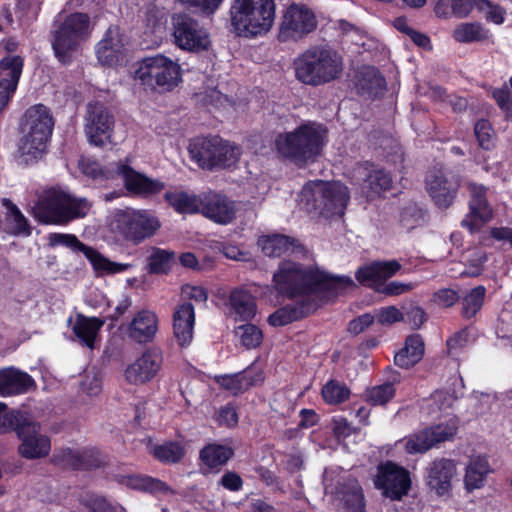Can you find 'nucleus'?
Returning <instances> with one entry per match:
<instances>
[{
	"label": "nucleus",
	"instance_id": "nucleus-47",
	"mask_svg": "<svg viewBox=\"0 0 512 512\" xmlns=\"http://www.w3.org/2000/svg\"><path fill=\"white\" fill-rule=\"evenodd\" d=\"M59 26L84 41L89 36L90 18L85 13L74 12L66 16Z\"/></svg>",
	"mask_w": 512,
	"mask_h": 512
},
{
	"label": "nucleus",
	"instance_id": "nucleus-8",
	"mask_svg": "<svg viewBox=\"0 0 512 512\" xmlns=\"http://www.w3.org/2000/svg\"><path fill=\"white\" fill-rule=\"evenodd\" d=\"M110 227L122 240L137 246L154 237L161 222L151 210L125 208L113 213Z\"/></svg>",
	"mask_w": 512,
	"mask_h": 512
},
{
	"label": "nucleus",
	"instance_id": "nucleus-21",
	"mask_svg": "<svg viewBox=\"0 0 512 512\" xmlns=\"http://www.w3.org/2000/svg\"><path fill=\"white\" fill-rule=\"evenodd\" d=\"M200 213L217 224L231 223L236 217L234 201L226 195L208 192L200 199Z\"/></svg>",
	"mask_w": 512,
	"mask_h": 512
},
{
	"label": "nucleus",
	"instance_id": "nucleus-51",
	"mask_svg": "<svg viewBox=\"0 0 512 512\" xmlns=\"http://www.w3.org/2000/svg\"><path fill=\"white\" fill-rule=\"evenodd\" d=\"M474 135L478 146L485 151H491L496 146V134L488 119H479L474 125Z\"/></svg>",
	"mask_w": 512,
	"mask_h": 512
},
{
	"label": "nucleus",
	"instance_id": "nucleus-45",
	"mask_svg": "<svg viewBox=\"0 0 512 512\" xmlns=\"http://www.w3.org/2000/svg\"><path fill=\"white\" fill-rule=\"evenodd\" d=\"M489 464L487 460L480 457L472 459L466 468L464 483L468 491L479 489L484 485L488 474Z\"/></svg>",
	"mask_w": 512,
	"mask_h": 512
},
{
	"label": "nucleus",
	"instance_id": "nucleus-15",
	"mask_svg": "<svg viewBox=\"0 0 512 512\" xmlns=\"http://www.w3.org/2000/svg\"><path fill=\"white\" fill-rule=\"evenodd\" d=\"M50 247L65 246L75 252H81L90 262L93 269L101 274H117L128 270L129 264L117 263L103 256L98 250L81 242L74 234L50 233L48 235Z\"/></svg>",
	"mask_w": 512,
	"mask_h": 512
},
{
	"label": "nucleus",
	"instance_id": "nucleus-13",
	"mask_svg": "<svg viewBox=\"0 0 512 512\" xmlns=\"http://www.w3.org/2000/svg\"><path fill=\"white\" fill-rule=\"evenodd\" d=\"M173 37L177 47L189 52H202L209 49V33L200 21L186 13L172 17Z\"/></svg>",
	"mask_w": 512,
	"mask_h": 512
},
{
	"label": "nucleus",
	"instance_id": "nucleus-24",
	"mask_svg": "<svg viewBox=\"0 0 512 512\" xmlns=\"http://www.w3.org/2000/svg\"><path fill=\"white\" fill-rule=\"evenodd\" d=\"M454 433L453 429L443 425L425 428L406 440L405 450L409 454L425 453L433 446L451 439Z\"/></svg>",
	"mask_w": 512,
	"mask_h": 512
},
{
	"label": "nucleus",
	"instance_id": "nucleus-22",
	"mask_svg": "<svg viewBox=\"0 0 512 512\" xmlns=\"http://www.w3.org/2000/svg\"><path fill=\"white\" fill-rule=\"evenodd\" d=\"M400 269L401 264L397 260L373 261L360 266L355 272V279L360 285L377 292L383 281L394 276Z\"/></svg>",
	"mask_w": 512,
	"mask_h": 512
},
{
	"label": "nucleus",
	"instance_id": "nucleus-53",
	"mask_svg": "<svg viewBox=\"0 0 512 512\" xmlns=\"http://www.w3.org/2000/svg\"><path fill=\"white\" fill-rule=\"evenodd\" d=\"M40 424L28 419L27 417L17 413H14V420L12 421L11 431H15L21 443H25V440H29L40 432Z\"/></svg>",
	"mask_w": 512,
	"mask_h": 512
},
{
	"label": "nucleus",
	"instance_id": "nucleus-62",
	"mask_svg": "<svg viewBox=\"0 0 512 512\" xmlns=\"http://www.w3.org/2000/svg\"><path fill=\"white\" fill-rule=\"evenodd\" d=\"M420 218L421 210L415 204H410L401 209L399 220L404 228L412 229L416 227Z\"/></svg>",
	"mask_w": 512,
	"mask_h": 512
},
{
	"label": "nucleus",
	"instance_id": "nucleus-27",
	"mask_svg": "<svg viewBox=\"0 0 512 512\" xmlns=\"http://www.w3.org/2000/svg\"><path fill=\"white\" fill-rule=\"evenodd\" d=\"M158 317L150 310H141L135 314L127 326V336L138 344H147L154 340L158 331Z\"/></svg>",
	"mask_w": 512,
	"mask_h": 512
},
{
	"label": "nucleus",
	"instance_id": "nucleus-43",
	"mask_svg": "<svg viewBox=\"0 0 512 512\" xmlns=\"http://www.w3.org/2000/svg\"><path fill=\"white\" fill-rule=\"evenodd\" d=\"M51 440L47 435L38 434L18 447L19 454L25 459H40L49 455Z\"/></svg>",
	"mask_w": 512,
	"mask_h": 512
},
{
	"label": "nucleus",
	"instance_id": "nucleus-17",
	"mask_svg": "<svg viewBox=\"0 0 512 512\" xmlns=\"http://www.w3.org/2000/svg\"><path fill=\"white\" fill-rule=\"evenodd\" d=\"M425 185L434 204L440 209H447L458 195L461 179L443 168L433 167L426 174Z\"/></svg>",
	"mask_w": 512,
	"mask_h": 512
},
{
	"label": "nucleus",
	"instance_id": "nucleus-32",
	"mask_svg": "<svg viewBox=\"0 0 512 512\" xmlns=\"http://www.w3.org/2000/svg\"><path fill=\"white\" fill-rule=\"evenodd\" d=\"M469 215L481 224L488 223L494 216V211L487 198L488 188L483 184L470 183Z\"/></svg>",
	"mask_w": 512,
	"mask_h": 512
},
{
	"label": "nucleus",
	"instance_id": "nucleus-26",
	"mask_svg": "<svg viewBox=\"0 0 512 512\" xmlns=\"http://www.w3.org/2000/svg\"><path fill=\"white\" fill-rule=\"evenodd\" d=\"M318 308L316 300L312 298H303L294 304H287L278 308L268 317L269 325L273 327H282L301 320L314 313Z\"/></svg>",
	"mask_w": 512,
	"mask_h": 512
},
{
	"label": "nucleus",
	"instance_id": "nucleus-12",
	"mask_svg": "<svg viewBox=\"0 0 512 512\" xmlns=\"http://www.w3.org/2000/svg\"><path fill=\"white\" fill-rule=\"evenodd\" d=\"M373 484L382 495L392 501H401L411 490L410 472L392 460L380 462L376 467Z\"/></svg>",
	"mask_w": 512,
	"mask_h": 512
},
{
	"label": "nucleus",
	"instance_id": "nucleus-56",
	"mask_svg": "<svg viewBox=\"0 0 512 512\" xmlns=\"http://www.w3.org/2000/svg\"><path fill=\"white\" fill-rule=\"evenodd\" d=\"M50 461L53 465L61 467V468H71L73 470H78L79 468V452L73 450L72 448H63L61 450H56Z\"/></svg>",
	"mask_w": 512,
	"mask_h": 512
},
{
	"label": "nucleus",
	"instance_id": "nucleus-63",
	"mask_svg": "<svg viewBox=\"0 0 512 512\" xmlns=\"http://www.w3.org/2000/svg\"><path fill=\"white\" fill-rule=\"evenodd\" d=\"M375 322V317L371 313H364L349 321L347 331L352 335H359L372 326Z\"/></svg>",
	"mask_w": 512,
	"mask_h": 512
},
{
	"label": "nucleus",
	"instance_id": "nucleus-37",
	"mask_svg": "<svg viewBox=\"0 0 512 512\" xmlns=\"http://www.w3.org/2000/svg\"><path fill=\"white\" fill-rule=\"evenodd\" d=\"M103 325L104 321L98 317L78 314L72 330L82 345L94 349L96 337Z\"/></svg>",
	"mask_w": 512,
	"mask_h": 512
},
{
	"label": "nucleus",
	"instance_id": "nucleus-60",
	"mask_svg": "<svg viewBox=\"0 0 512 512\" xmlns=\"http://www.w3.org/2000/svg\"><path fill=\"white\" fill-rule=\"evenodd\" d=\"M79 457L80 461L78 463V470H93L105 465V459L98 451L95 450H85L82 453L79 452Z\"/></svg>",
	"mask_w": 512,
	"mask_h": 512
},
{
	"label": "nucleus",
	"instance_id": "nucleus-16",
	"mask_svg": "<svg viewBox=\"0 0 512 512\" xmlns=\"http://www.w3.org/2000/svg\"><path fill=\"white\" fill-rule=\"evenodd\" d=\"M353 184L359 187L367 201H373L392 188L393 179L390 172L366 161L354 169Z\"/></svg>",
	"mask_w": 512,
	"mask_h": 512
},
{
	"label": "nucleus",
	"instance_id": "nucleus-54",
	"mask_svg": "<svg viewBox=\"0 0 512 512\" xmlns=\"http://www.w3.org/2000/svg\"><path fill=\"white\" fill-rule=\"evenodd\" d=\"M235 333L240 338V343L246 349H254L261 345L263 332L255 324L246 323L236 328Z\"/></svg>",
	"mask_w": 512,
	"mask_h": 512
},
{
	"label": "nucleus",
	"instance_id": "nucleus-57",
	"mask_svg": "<svg viewBox=\"0 0 512 512\" xmlns=\"http://www.w3.org/2000/svg\"><path fill=\"white\" fill-rule=\"evenodd\" d=\"M243 377L241 372L234 374L216 375L214 381L223 389L232 392L234 395L244 393Z\"/></svg>",
	"mask_w": 512,
	"mask_h": 512
},
{
	"label": "nucleus",
	"instance_id": "nucleus-18",
	"mask_svg": "<svg viewBox=\"0 0 512 512\" xmlns=\"http://www.w3.org/2000/svg\"><path fill=\"white\" fill-rule=\"evenodd\" d=\"M115 174L122 179L125 189L134 196L151 198L165 189V183L136 171L126 162L115 163Z\"/></svg>",
	"mask_w": 512,
	"mask_h": 512
},
{
	"label": "nucleus",
	"instance_id": "nucleus-10",
	"mask_svg": "<svg viewBox=\"0 0 512 512\" xmlns=\"http://www.w3.org/2000/svg\"><path fill=\"white\" fill-rule=\"evenodd\" d=\"M135 78L152 89L171 91L181 80L180 66L162 54L148 56L139 62Z\"/></svg>",
	"mask_w": 512,
	"mask_h": 512
},
{
	"label": "nucleus",
	"instance_id": "nucleus-1",
	"mask_svg": "<svg viewBox=\"0 0 512 512\" xmlns=\"http://www.w3.org/2000/svg\"><path fill=\"white\" fill-rule=\"evenodd\" d=\"M276 291L289 299L296 297L321 299L337 297L339 291L356 287L347 275H332L317 266L284 260L273 275Z\"/></svg>",
	"mask_w": 512,
	"mask_h": 512
},
{
	"label": "nucleus",
	"instance_id": "nucleus-38",
	"mask_svg": "<svg viewBox=\"0 0 512 512\" xmlns=\"http://www.w3.org/2000/svg\"><path fill=\"white\" fill-rule=\"evenodd\" d=\"M340 495L345 512H367L364 492L356 479L344 483Z\"/></svg>",
	"mask_w": 512,
	"mask_h": 512
},
{
	"label": "nucleus",
	"instance_id": "nucleus-52",
	"mask_svg": "<svg viewBox=\"0 0 512 512\" xmlns=\"http://www.w3.org/2000/svg\"><path fill=\"white\" fill-rule=\"evenodd\" d=\"M78 167L82 174L94 181L113 178V173L108 168L103 167L99 161L91 157H81L78 161Z\"/></svg>",
	"mask_w": 512,
	"mask_h": 512
},
{
	"label": "nucleus",
	"instance_id": "nucleus-48",
	"mask_svg": "<svg viewBox=\"0 0 512 512\" xmlns=\"http://www.w3.org/2000/svg\"><path fill=\"white\" fill-rule=\"evenodd\" d=\"M486 297V288L478 285L472 288L462 299L461 315L465 319H472L482 309Z\"/></svg>",
	"mask_w": 512,
	"mask_h": 512
},
{
	"label": "nucleus",
	"instance_id": "nucleus-25",
	"mask_svg": "<svg viewBox=\"0 0 512 512\" xmlns=\"http://www.w3.org/2000/svg\"><path fill=\"white\" fill-rule=\"evenodd\" d=\"M173 335L181 348L190 346L194 336L195 308L191 302L178 304L173 312Z\"/></svg>",
	"mask_w": 512,
	"mask_h": 512
},
{
	"label": "nucleus",
	"instance_id": "nucleus-14",
	"mask_svg": "<svg viewBox=\"0 0 512 512\" xmlns=\"http://www.w3.org/2000/svg\"><path fill=\"white\" fill-rule=\"evenodd\" d=\"M115 125L112 112L99 101H91L86 106L84 133L89 144L104 147L111 142Z\"/></svg>",
	"mask_w": 512,
	"mask_h": 512
},
{
	"label": "nucleus",
	"instance_id": "nucleus-49",
	"mask_svg": "<svg viewBox=\"0 0 512 512\" xmlns=\"http://www.w3.org/2000/svg\"><path fill=\"white\" fill-rule=\"evenodd\" d=\"M152 455L161 463H178L185 456V449L177 441H167L154 446Z\"/></svg>",
	"mask_w": 512,
	"mask_h": 512
},
{
	"label": "nucleus",
	"instance_id": "nucleus-11",
	"mask_svg": "<svg viewBox=\"0 0 512 512\" xmlns=\"http://www.w3.org/2000/svg\"><path fill=\"white\" fill-rule=\"evenodd\" d=\"M315 13L305 4L291 3L282 15L277 39L281 43L298 42L317 28Z\"/></svg>",
	"mask_w": 512,
	"mask_h": 512
},
{
	"label": "nucleus",
	"instance_id": "nucleus-55",
	"mask_svg": "<svg viewBox=\"0 0 512 512\" xmlns=\"http://www.w3.org/2000/svg\"><path fill=\"white\" fill-rule=\"evenodd\" d=\"M474 7L484 13V17L488 22L500 25L505 21V9L499 4H495L490 0H475Z\"/></svg>",
	"mask_w": 512,
	"mask_h": 512
},
{
	"label": "nucleus",
	"instance_id": "nucleus-59",
	"mask_svg": "<svg viewBox=\"0 0 512 512\" xmlns=\"http://www.w3.org/2000/svg\"><path fill=\"white\" fill-rule=\"evenodd\" d=\"M112 39L101 40L96 47V55L98 60L105 65H113L118 59V52L112 47Z\"/></svg>",
	"mask_w": 512,
	"mask_h": 512
},
{
	"label": "nucleus",
	"instance_id": "nucleus-9",
	"mask_svg": "<svg viewBox=\"0 0 512 512\" xmlns=\"http://www.w3.org/2000/svg\"><path fill=\"white\" fill-rule=\"evenodd\" d=\"M305 196L312 208L326 218L342 216L350 200L347 187L340 182H324L317 180L306 184L303 188Z\"/></svg>",
	"mask_w": 512,
	"mask_h": 512
},
{
	"label": "nucleus",
	"instance_id": "nucleus-4",
	"mask_svg": "<svg viewBox=\"0 0 512 512\" xmlns=\"http://www.w3.org/2000/svg\"><path fill=\"white\" fill-rule=\"evenodd\" d=\"M296 79L312 87L338 79L343 70L342 58L328 45L310 46L293 61Z\"/></svg>",
	"mask_w": 512,
	"mask_h": 512
},
{
	"label": "nucleus",
	"instance_id": "nucleus-64",
	"mask_svg": "<svg viewBox=\"0 0 512 512\" xmlns=\"http://www.w3.org/2000/svg\"><path fill=\"white\" fill-rule=\"evenodd\" d=\"M87 506L91 512H125L122 506H113L106 498L101 496L90 498Z\"/></svg>",
	"mask_w": 512,
	"mask_h": 512
},
{
	"label": "nucleus",
	"instance_id": "nucleus-41",
	"mask_svg": "<svg viewBox=\"0 0 512 512\" xmlns=\"http://www.w3.org/2000/svg\"><path fill=\"white\" fill-rule=\"evenodd\" d=\"M475 0H437L434 12L438 18H466L474 7Z\"/></svg>",
	"mask_w": 512,
	"mask_h": 512
},
{
	"label": "nucleus",
	"instance_id": "nucleus-5",
	"mask_svg": "<svg viewBox=\"0 0 512 512\" xmlns=\"http://www.w3.org/2000/svg\"><path fill=\"white\" fill-rule=\"evenodd\" d=\"M90 204L86 198L76 197L60 187L45 189L35 202L34 218L45 225H67L87 215Z\"/></svg>",
	"mask_w": 512,
	"mask_h": 512
},
{
	"label": "nucleus",
	"instance_id": "nucleus-20",
	"mask_svg": "<svg viewBox=\"0 0 512 512\" xmlns=\"http://www.w3.org/2000/svg\"><path fill=\"white\" fill-rule=\"evenodd\" d=\"M24 58L6 55L0 59V115L12 102L23 73Z\"/></svg>",
	"mask_w": 512,
	"mask_h": 512
},
{
	"label": "nucleus",
	"instance_id": "nucleus-7",
	"mask_svg": "<svg viewBox=\"0 0 512 512\" xmlns=\"http://www.w3.org/2000/svg\"><path fill=\"white\" fill-rule=\"evenodd\" d=\"M274 0H234L230 7L231 24L243 37L267 33L275 20Z\"/></svg>",
	"mask_w": 512,
	"mask_h": 512
},
{
	"label": "nucleus",
	"instance_id": "nucleus-39",
	"mask_svg": "<svg viewBox=\"0 0 512 512\" xmlns=\"http://www.w3.org/2000/svg\"><path fill=\"white\" fill-rule=\"evenodd\" d=\"M2 205L7 209L6 222L9 227V233L14 236H30L32 228L17 205L8 198L2 199Z\"/></svg>",
	"mask_w": 512,
	"mask_h": 512
},
{
	"label": "nucleus",
	"instance_id": "nucleus-35",
	"mask_svg": "<svg viewBox=\"0 0 512 512\" xmlns=\"http://www.w3.org/2000/svg\"><path fill=\"white\" fill-rule=\"evenodd\" d=\"M234 454L231 446L209 443L200 450L199 459L210 471L219 472L234 457Z\"/></svg>",
	"mask_w": 512,
	"mask_h": 512
},
{
	"label": "nucleus",
	"instance_id": "nucleus-33",
	"mask_svg": "<svg viewBox=\"0 0 512 512\" xmlns=\"http://www.w3.org/2000/svg\"><path fill=\"white\" fill-rule=\"evenodd\" d=\"M425 352V344L420 334L408 335L404 346L394 355V364L402 369H410L419 363Z\"/></svg>",
	"mask_w": 512,
	"mask_h": 512
},
{
	"label": "nucleus",
	"instance_id": "nucleus-61",
	"mask_svg": "<svg viewBox=\"0 0 512 512\" xmlns=\"http://www.w3.org/2000/svg\"><path fill=\"white\" fill-rule=\"evenodd\" d=\"M356 433V429L348 422L345 417H333L332 434L334 438L340 442Z\"/></svg>",
	"mask_w": 512,
	"mask_h": 512
},
{
	"label": "nucleus",
	"instance_id": "nucleus-31",
	"mask_svg": "<svg viewBox=\"0 0 512 512\" xmlns=\"http://www.w3.org/2000/svg\"><path fill=\"white\" fill-rule=\"evenodd\" d=\"M112 480L129 489L156 494H168L171 488L162 480L142 474H113Z\"/></svg>",
	"mask_w": 512,
	"mask_h": 512
},
{
	"label": "nucleus",
	"instance_id": "nucleus-6",
	"mask_svg": "<svg viewBox=\"0 0 512 512\" xmlns=\"http://www.w3.org/2000/svg\"><path fill=\"white\" fill-rule=\"evenodd\" d=\"M189 156L200 169L217 172L236 166L242 155L241 148L219 135L195 137L188 146Z\"/></svg>",
	"mask_w": 512,
	"mask_h": 512
},
{
	"label": "nucleus",
	"instance_id": "nucleus-29",
	"mask_svg": "<svg viewBox=\"0 0 512 512\" xmlns=\"http://www.w3.org/2000/svg\"><path fill=\"white\" fill-rule=\"evenodd\" d=\"M258 245L268 257H281L286 254L302 253L305 248L298 239L280 233L262 235L258 239Z\"/></svg>",
	"mask_w": 512,
	"mask_h": 512
},
{
	"label": "nucleus",
	"instance_id": "nucleus-23",
	"mask_svg": "<svg viewBox=\"0 0 512 512\" xmlns=\"http://www.w3.org/2000/svg\"><path fill=\"white\" fill-rule=\"evenodd\" d=\"M455 473L456 466L452 460L445 458L434 460L426 469V484L438 496L449 495Z\"/></svg>",
	"mask_w": 512,
	"mask_h": 512
},
{
	"label": "nucleus",
	"instance_id": "nucleus-50",
	"mask_svg": "<svg viewBox=\"0 0 512 512\" xmlns=\"http://www.w3.org/2000/svg\"><path fill=\"white\" fill-rule=\"evenodd\" d=\"M399 377L400 374L395 372L393 381L372 387L367 394L368 401L374 406H384L390 402L396 394L394 382H399Z\"/></svg>",
	"mask_w": 512,
	"mask_h": 512
},
{
	"label": "nucleus",
	"instance_id": "nucleus-3",
	"mask_svg": "<svg viewBox=\"0 0 512 512\" xmlns=\"http://www.w3.org/2000/svg\"><path fill=\"white\" fill-rule=\"evenodd\" d=\"M55 125L52 110L37 103L29 106L19 120L17 153L19 161L25 165L38 162L47 150Z\"/></svg>",
	"mask_w": 512,
	"mask_h": 512
},
{
	"label": "nucleus",
	"instance_id": "nucleus-28",
	"mask_svg": "<svg viewBox=\"0 0 512 512\" xmlns=\"http://www.w3.org/2000/svg\"><path fill=\"white\" fill-rule=\"evenodd\" d=\"M355 86L360 96L376 99L387 88L385 77L374 66H362L355 75Z\"/></svg>",
	"mask_w": 512,
	"mask_h": 512
},
{
	"label": "nucleus",
	"instance_id": "nucleus-44",
	"mask_svg": "<svg viewBox=\"0 0 512 512\" xmlns=\"http://www.w3.org/2000/svg\"><path fill=\"white\" fill-rule=\"evenodd\" d=\"M459 43L483 42L489 37V30L480 22H466L456 26L452 34Z\"/></svg>",
	"mask_w": 512,
	"mask_h": 512
},
{
	"label": "nucleus",
	"instance_id": "nucleus-46",
	"mask_svg": "<svg viewBox=\"0 0 512 512\" xmlns=\"http://www.w3.org/2000/svg\"><path fill=\"white\" fill-rule=\"evenodd\" d=\"M350 388L336 379L328 380L321 389L323 401L328 405H339L349 399Z\"/></svg>",
	"mask_w": 512,
	"mask_h": 512
},
{
	"label": "nucleus",
	"instance_id": "nucleus-34",
	"mask_svg": "<svg viewBox=\"0 0 512 512\" xmlns=\"http://www.w3.org/2000/svg\"><path fill=\"white\" fill-rule=\"evenodd\" d=\"M82 40L78 39L62 27L58 26L52 32V48L55 57L64 65H69L73 60V54L76 52Z\"/></svg>",
	"mask_w": 512,
	"mask_h": 512
},
{
	"label": "nucleus",
	"instance_id": "nucleus-58",
	"mask_svg": "<svg viewBox=\"0 0 512 512\" xmlns=\"http://www.w3.org/2000/svg\"><path fill=\"white\" fill-rule=\"evenodd\" d=\"M373 317L375 322L383 326H390L404 320V314L396 306L381 307L375 311Z\"/></svg>",
	"mask_w": 512,
	"mask_h": 512
},
{
	"label": "nucleus",
	"instance_id": "nucleus-42",
	"mask_svg": "<svg viewBox=\"0 0 512 512\" xmlns=\"http://www.w3.org/2000/svg\"><path fill=\"white\" fill-rule=\"evenodd\" d=\"M164 199L179 214L200 213L201 204L196 195L185 191H166Z\"/></svg>",
	"mask_w": 512,
	"mask_h": 512
},
{
	"label": "nucleus",
	"instance_id": "nucleus-40",
	"mask_svg": "<svg viewBox=\"0 0 512 512\" xmlns=\"http://www.w3.org/2000/svg\"><path fill=\"white\" fill-rule=\"evenodd\" d=\"M176 259V253L171 250L152 247L147 257V271L152 275H168Z\"/></svg>",
	"mask_w": 512,
	"mask_h": 512
},
{
	"label": "nucleus",
	"instance_id": "nucleus-30",
	"mask_svg": "<svg viewBox=\"0 0 512 512\" xmlns=\"http://www.w3.org/2000/svg\"><path fill=\"white\" fill-rule=\"evenodd\" d=\"M37 387L27 372L14 367L0 370V396L8 397L27 393Z\"/></svg>",
	"mask_w": 512,
	"mask_h": 512
},
{
	"label": "nucleus",
	"instance_id": "nucleus-2",
	"mask_svg": "<svg viewBox=\"0 0 512 512\" xmlns=\"http://www.w3.org/2000/svg\"><path fill=\"white\" fill-rule=\"evenodd\" d=\"M327 128L317 122L301 123L293 131L282 132L274 139L278 155L298 167L317 161L327 140Z\"/></svg>",
	"mask_w": 512,
	"mask_h": 512
},
{
	"label": "nucleus",
	"instance_id": "nucleus-19",
	"mask_svg": "<svg viewBox=\"0 0 512 512\" xmlns=\"http://www.w3.org/2000/svg\"><path fill=\"white\" fill-rule=\"evenodd\" d=\"M163 355L159 348L146 349L133 363L129 364L124 376L126 381L135 386L144 385L155 379L161 370Z\"/></svg>",
	"mask_w": 512,
	"mask_h": 512
},
{
	"label": "nucleus",
	"instance_id": "nucleus-36",
	"mask_svg": "<svg viewBox=\"0 0 512 512\" xmlns=\"http://www.w3.org/2000/svg\"><path fill=\"white\" fill-rule=\"evenodd\" d=\"M228 302L241 321L252 320L257 312L255 297L246 289L234 288L230 291Z\"/></svg>",
	"mask_w": 512,
	"mask_h": 512
}]
</instances>
